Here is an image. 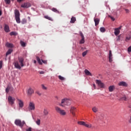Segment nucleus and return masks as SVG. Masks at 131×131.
<instances>
[{"label":"nucleus","mask_w":131,"mask_h":131,"mask_svg":"<svg viewBox=\"0 0 131 131\" xmlns=\"http://www.w3.org/2000/svg\"><path fill=\"white\" fill-rule=\"evenodd\" d=\"M71 105V101L69 99L64 98L62 99L59 106L61 107H65L66 106H70Z\"/></svg>","instance_id":"obj_1"},{"label":"nucleus","mask_w":131,"mask_h":131,"mask_svg":"<svg viewBox=\"0 0 131 131\" xmlns=\"http://www.w3.org/2000/svg\"><path fill=\"white\" fill-rule=\"evenodd\" d=\"M15 18L17 23H21V20H20V12L19 10L16 9L14 11Z\"/></svg>","instance_id":"obj_2"},{"label":"nucleus","mask_w":131,"mask_h":131,"mask_svg":"<svg viewBox=\"0 0 131 131\" xmlns=\"http://www.w3.org/2000/svg\"><path fill=\"white\" fill-rule=\"evenodd\" d=\"M55 110L57 113L61 115L62 116H65L66 115V112L64 110L61 109L58 106H55Z\"/></svg>","instance_id":"obj_3"},{"label":"nucleus","mask_w":131,"mask_h":131,"mask_svg":"<svg viewBox=\"0 0 131 131\" xmlns=\"http://www.w3.org/2000/svg\"><path fill=\"white\" fill-rule=\"evenodd\" d=\"M78 124H79L80 125H83L84 126H85V127H88V128H92L93 125L92 124H86L85 122L83 121H78Z\"/></svg>","instance_id":"obj_4"},{"label":"nucleus","mask_w":131,"mask_h":131,"mask_svg":"<svg viewBox=\"0 0 131 131\" xmlns=\"http://www.w3.org/2000/svg\"><path fill=\"white\" fill-rule=\"evenodd\" d=\"M14 123L15 124H16V125H18V126H20V127H22V126H23V125L25 124V122H21L20 120L16 119L15 120Z\"/></svg>","instance_id":"obj_5"},{"label":"nucleus","mask_w":131,"mask_h":131,"mask_svg":"<svg viewBox=\"0 0 131 131\" xmlns=\"http://www.w3.org/2000/svg\"><path fill=\"white\" fill-rule=\"evenodd\" d=\"M15 100H16V99H15V98L12 97L11 96H9L8 97V101L10 105H13Z\"/></svg>","instance_id":"obj_6"},{"label":"nucleus","mask_w":131,"mask_h":131,"mask_svg":"<svg viewBox=\"0 0 131 131\" xmlns=\"http://www.w3.org/2000/svg\"><path fill=\"white\" fill-rule=\"evenodd\" d=\"M96 83L98 84V86H100L101 89H104V88H105V84L102 82V81L100 80H96Z\"/></svg>","instance_id":"obj_7"},{"label":"nucleus","mask_w":131,"mask_h":131,"mask_svg":"<svg viewBox=\"0 0 131 131\" xmlns=\"http://www.w3.org/2000/svg\"><path fill=\"white\" fill-rule=\"evenodd\" d=\"M79 34L80 36L81 37V39L79 41V43H80V45H82L85 42L84 36L83 35V34L82 32H79Z\"/></svg>","instance_id":"obj_8"},{"label":"nucleus","mask_w":131,"mask_h":131,"mask_svg":"<svg viewBox=\"0 0 131 131\" xmlns=\"http://www.w3.org/2000/svg\"><path fill=\"white\" fill-rule=\"evenodd\" d=\"M37 61L40 65H42V63H43V64H47V60H43L42 59L40 60V58L38 57H37Z\"/></svg>","instance_id":"obj_9"},{"label":"nucleus","mask_w":131,"mask_h":131,"mask_svg":"<svg viewBox=\"0 0 131 131\" xmlns=\"http://www.w3.org/2000/svg\"><path fill=\"white\" fill-rule=\"evenodd\" d=\"M31 7V5L29 3H25L21 5V8H27Z\"/></svg>","instance_id":"obj_10"},{"label":"nucleus","mask_w":131,"mask_h":131,"mask_svg":"<svg viewBox=\"0 0 131 131\" xmlns=\"http://www.w3.org/2000/svg\"><path fill=\"white\" fill-rule=\"evenodd\" d=\"M75 110H76V108L74 106L71 107L70 111L73 116H75Z\"/></svg>","instance_id":"obj_11"},{"label":"nucleus","mask_w":131,"mask_h":131,"mask_svg":"<svg viewBox=\"0 0 131 131\" xmlns=\"http://www.w3.org/2000/svg\"><path fill=\"white\" fill-rule=\"evenodd\" d=\"M18 61L21 67H23L24 66V64H23V62L24 61V58H23V57H18Z\"/></svg>","instance_id":"obj_12"},{"label":"nucleus","mask_w":131,"mask_h":131,"mask_svg":"<svg viewBox=\"0 0 131 131\" xmlns=\"http://www.w3.org/2000/svg\"><path fill=\"white\" fill-rule=\"evenodd\" d=\"M17 101H18V105L20 108H23V106H24V103L22 100L17 98Z\"/></svg>","instance_id":"obj_13"},{"label":"nucleus","mask_w":131,"mask_h":131,"mask_svg":"<svg viewBox=\"0 0 131 131\" xmlns=\"http://www.w3.org/2000/svg\"><path fill=\"white\" fill-rule=\"evenodd\" d=\"M108 59H109V62L111 63L113 61L112 59H113V57H112V52H111V50H110L109 51V56H108Z\"/></svg>","instance_id":"obj_14"},{"label":"nucleus","mask_w":131,"mask_h":131,"mask_svg":"<svg viewBox=\"0 0 131 131\" xmlns=\"http://www.w3.org/2000/svg\"><path fill=\"white\" fill-rule=\"evenodd\" d=\"M118 85L119 86H127V83L124 81H121L118 83Z\"/></svg>","instance_id":"obj_15"},{"label":"nucleus","mask_w":131,"mask_h":131,"mask_svg":"<svg viewBox=\"0 0 131 131\" xmlns=\"http://www.w3.org/2000/svg\"><path fill=\"white\" fill-rule=\"evenodd\" d=\"M43 113L45 116H48L49 115V111L47 108H43Z\"/></svg>","instance_id":"obj_16"},{"label":"nucleus","mask_w":131,"mask_h":131,"mask_svg":"<svg viewBox=\"0 0 131 131\" xmlns=\"http://www.w3.org/2000/svg\"><path fill=\"white\" fill-rule=\"evenodd\" d=\"M14 66L15 68H17V69H21V67L20 66V64H19V62L18 61H15L14 62Z\"/></svg>","instance_id":"obj_17"},{"label":"nucleus","mask_w":131,"mask_h":131,"mask_svg":"<svg viewBox=\"0 0 131 131\" xmlns=\"http://www.w3.org/2000/svg\"><path fill=\"white\" fill-rule=\"evenodd\" d=\"M115 90V86L114 85H111L108 87V91L109 92H112Z\"/></svg>","instance_id":"obj_18"},{"label":"nucleus","mask_w":131,"mask_h":131,"mask_svg":"<svg viewBox=\"0 0 131 131\" xmlns=\"http://www.w3.org/2000/svg\"><path fill=\"white\" fill-rule=\"evenodd\" d=\"M4 30L5 32H10V28L9 26L5 25L4 27Z\"/></svg>","instance_id":"obj_19"},{"label":"nucleus","mask_w":131,"mask_h":131,"mask_svg":"<svg viewBox=\"0 0 131 131\" xmlns=\"http://www.w3.org/2000/svg\"><path fill=\"white\" fill-rule=\"evenodd\" d=\"M84 73H85V74H86V75H89L90 76H93V75L92 74V73H91L90 71H89L86 69H85L84 70Z\"/></svg>","instance_id":"obj_20"},{"label":"nucleus","mask_w":131,"mask_h":131,"mask_svg":"<svg viewBox=\"0 0 131 131\" xmlns=\"http://www.w3.org/2000/svg\"><path fill=\"white\" fill-rule=\"evenodd\" d=\"M94 22L95 24V26L99 25V23H100V19L99 18H94Z\"/></svg>","instance_id":"obj_21"},{"label":"nucleus","mask_w":131,"mask_h":131,"mask_svg":"<svg viewBox=\"0 0 131 131\" xmlns=\"http://www.w3.org/2000/svg\"><path fill=\"white\" fill-rule=\"evenodd\" d=\"M28 109L29 110H33V103L30 102Z\"/></svg>","instance_id":"obj_22"},{"label":"nucleus","mask_w":131,"mask_h":131,"mask_svg":"<svg viewBox=\"0 0 131 131\" xmlns=\"http://www.w3.org/2000/svg\"><path fill=\"white\" fill-rule=\"evenodd\" d=\"M6 46L7 48H14V45L11 43L7 42L6 43Z\"/></svg>","instance_id":"obj_23"},{"label":"nucleus","mask_w":131,"mask_h":131,"mask_svg":"<svg viewBox=\"0 0 131 131\" xmlns=\"http://www.w3.org/2000/svg\"><path fill=\"white\" fill-rule=\"evenodd\" d=\"M33 93V90H32V89L30 88L28 90V95H29V96H31V95H32Z\"/></svg>","instance_id":"obj_24"},{"label":"nucleus","mask_w":131,"mask_h":131,"mask_svg":"<svg viewBox=\"0 0 131 131\" xmlns=\"http://www.w3.org/2000/svg\"><path fill=\"white\" fill-rule=\"evenodd\" d=\"M115 35L116 36L118 35L119 33H120V30H118V29H115V32H114Z\"/></svg>","instance_id":"obj_25"},{"label":"nucleus","mask_w":131,"mask_h":131,"mask_svg":"<svg viewBox=\"0 0 131 131\" xmlns=\"http://www.w3.org/2000/svg\"><path fill=\"white\" fill-rule=\"evenodd\" d=\"M99 110V108L96 106H94L92 108V111L94 112V113H97Z\"/></svg>","instance_id":"obj_26"},{"label":"nucleus","mask_w":131,"mask_h":131,"mask_svg":"<svg viewBox=\"0 0 131 131\" xmlns=\"http://www.w3.org/2000/svg\"><path fill=\"white\" fill-rule=\"evenodd\" d=\"M20 44L23 48H25V47H26V43L22 40L20 41Z\"/></svg>","instance_id":"obj_27"},{"label":"nucleus","mask_w":131,"mask_h":131,"mask_svg":"<svg viewBox=\"0 0 131 131\" xmlns=\"http://www.w3.org/2000/svg\"><path fill=\"white\" fill-rule=\"evenodd\" d=\"M35 122L38 126L40 125V119H37V120H35Z\"/></svg>","instance_id":"obj_28"},{"label":"nucleus","mask_w":131,"mask_h":131,"mask_svg":"<svg viewBox=\"0 0 131 131\" xmlns=\"http://www.w3.org/2000/svg\"><path fill=\"white\" fill-rule=\"evenodd\" d=\"M44 18H45V19H47L48 20H49V21H53V18L49 16L48 15H45L44 16Z\"/></svg>","instance_id":"obj_29"},{"label":"nucleus","mask_w":131,"mask_h":131,"mask_svg":"<svg viewBox=\"0 0 131 131\" xmlns=\"http://www.w3.org/2000/svg\"><path fill=\"white\" fill-rule=\"evenodd\" d=\"M76 21V18L75 17H72L70 20V23H74Z\"/></svg>","instance_id":"obj_30"},{"label":"nucleus","mask_w":131,"mask_h":131,"mask_svg":"<svg viewBox=\"0 0 131 131\" xmlns=\"http://www.w3.org/2000/svg\"><path fill=\"white\" fill-rule=\"evenodd\" d=\"M12 52H13V50L12 49H9L6 53V56H8V55L12 54Z\"/></svg>","instance_id":"obj_31"},{"label":"nucleus","mask_w":131,"mask_h":131,"mask_svg":"<svg viewBox=\"0 0 131 131\" xmlns=\"http://www.w3.org/2000/svg\"><path fill=\"white\" fill-rule=\"evenodd\" d=\"M18 35V33H17L16 32H11L10 33V35H11V36L14 35V36H16V35Z\"/></svg>","instance_id":"obj_32"},{"label":"nucleus","mask_w":131,"mask_h":131,"mask_svg":"<svg viewBox=\"0 0 131 131\" xmlns=\"http://www.w3.org/2000/svg\"><path fill=\"white\" fill-rule=\"evenodd\" d=\"M51 10L52 11H53V12H54L55 13H57V14H60V12L58 10H57L56 8H53Z\"/></svg>","instance_id":"obj_33"},{"label":"nucleus","mask_w":131,"mask_h":131,"mask_svg":"<svg viewBox=\"0 0 131 131\" xmlns=\"http://www.w3.org/2000/svg\"><path fill=\"white\" fill-rule=\"evenodd\" d=\"M42 90H43L44 91H47L48 90V88L45 85V84H42L41 85Z\"/></svg>","instance_id":"obj_34"},{"label":"nucleus","mask_w":131,"mask_h":131,"mask_svg":"<svg viewBox=\"0 0 131 131\" xmlns=\"http://www.w3.org/2000/svg\"><path fill=\"white\" fill-rule=\"evenodd\" d=\"M88 52H89V50H86L85 52H83L82 53V57H85V56H86V54H88Z\"/></svg>","instance_id":"obj_35"},{"label":"nucleus","mask_w":131,"mask_h":131,"mask_svg":"<svg viewBox=\"0 0 131 131\" xmlns=\"http://www.w3.org/2000/svg\"><path fill=\"white\" fill-rule=\"evenodd\" d=\"M100 31L101 32L104 33L106 31V29L104 27H101L100 28Z\"/></svg>","instance_id":"obj_36"},{"label":"nucleus","mask_w":131,"mask_h":131,"mask_svg":"<svg viewBox=\"0 0 131 131\" xmlns=\"http://www.w3.org/2000/svg\"><path fill=\"white\" fill-rule=\"evenodd\" d=\"M10 89H11V87H10V86L8 85L6 89V92L7 93V94H8V93H9V92H10Z\"/></svg>","instance_id":"obj_37"},{"label":"nucleus","mask_w":131,"mask_h":131,"mask_svg":"<svg viewBox=\"0 0 131 131\" xmlns=\"http://www.w3.org/2000/svg\"><path fill=\"white\" fill-rule=\"evenodd\" d=\"M58 78L60 80H65V78H64V77L61 76V75L58 76Z\"/></svg>","instance_id":"obj_38"},{"label":"nucleus","mask_w":131,"mask_h":131,"mask_svg":"<svg viewBox=\"0 0 131 131\" xmlns=\"http://www.w3.org/2000/svg\"><path fill=\"white\" fill-rule=\"evenodd\" d=\"M5 2L6 3V4H7V5H9L11 3L10 0H5Z\"/></svg>","instance_id":"obj_39"},{"label":"nucleus","mask_w":131,"mask_h":131,"mask_svg":"<svg viewBox=\"0 0 131 131\" xmlns=\"http://www.w3.org/2000/svg\"><path fill=\"white\" fill-rule=\"evenodd\" d=\"M27 21L26 20V19H23L21 21V24H25L26 23H27Z\"/></svg>","instance_id":"obj_40"},{"label":"nucleus","mask_w":131,"mask_h":131,"mask_svg":"<svg viewBox=\"0 0 131 131\" xmlns=\"http://www.w3.org/2000/svg\"><path fill=\"white\" fill-rule=\"evenodd\" d=\"M3 68V61H0V69H2Z\"/></svg>","instance_id":"obj_41"},{"label":"nucleus","mask_w":131,"mask_h":131,"mask_svg":"<svg viewBox=\"0 0 131 131\" xmlns=\"http://www.w3.org/2000/svg\"><path fill=\"white\" fill-rule=\"evenodd\" d=\"M36 94L38 95V96H41V93H40V92H39V91H37L36 92Z\"/></svg>","instance_id":"obj_42"},{"label":"nucleus","mask_w":131,"mask_h":131,"mask_svg":"<svg viewBox=\"0 0 131 131\" xmlns=\"http://www.w3.org/2000/svg\"><path fill=\"white\" fill-rule=\"evenodd\" d=\"M121 99H122V100H123V101H126V97H125V96L122 97L121 98Z\"/></svg>","instance_id":"obj_43"},{"label":"nucleus","mask_w":131,"mask_h":131,"mask_svg":"<svg viewBox=\"0 0 131 131\" xmlns=\"http://www.w3.org/2000/svg\"><path fill=\"white\" fill-rule=\"evenodd\" d=\"M38 73H39V74H45V72L42 71H40L38 72Z\"/></svg>","instance_id":"obj_44"},{"label":"nucleus","mask_w":131,"mask_h":131,"mask_svg":"<svg viewBox=\"0 0 131 131\" xmlns=\"http://www.w3.org/2000/svg\"><path fill=\"white\" fill-rule=\"evenodd\" d=\"M131 36H129L126 37V39H127V40H129V39H130Z\"/></svg>","instance_id":"obj_45"},{"label":"nucleus","mask_w":131,"mask_h":131,"mask_svg":"<svg viewBox=\"0 0 131 131\" xmlns=\"http://www.w3.org/2000/svg\"><path fill=\"white\" fill-rule=\"evenodd\" d=\"M110 17L111 18V19L113 20V21H115V18H114V17L110 16Z\"/></svg>","instance_id":"obj_46"},{"label":"nucleus","mask_w":131,"mask_h":131,"mask_svg":"<svg viewBox=\"0 0 131 131\" xmlns=\"http://www.w3.org/2000/svg\"><path fill=\"white\" fill-rule=\"evenodd\" d=\"M26 131H31V127H29V128L27 129Z\"/></svg>","instance_id":"obj_47"},{"label":"nucleus","mask_w":131,"mask_h":131,"mask_svg":"<svg viewBox=\"0 0 131 131\" xmlns=\"http://www.w3.org/2000/svg\"><path fill=\"white\" fill-rule=\"evenodd\" d=\"M122 28V26H120V27H119V28H116L117 29H118V30H120V29H121V28Z\"/></svg>","instance_id":"obj_48"},{"label":"nucleus","mask_w":131,"mask_h":131,"mask_svg":"<svg viewBox=\"0 0 131 131\" xmlns=\"http://www.w3.org/2000/svg\"><path fill=\"white\" fill-rule=\"evenodd\" d=\"M120 40V37L118 36L117 38V40Z\"/></svg>","instance_id":"obj_49"},{"label":"nucleus","mask_w":131,"mask_h":131,"mask_svg":"<svg viewBox=\"0 0 131 131\" xmlns=\"http://www.w3.org/2000/svg\"><path fill=\"white\" fill-rule=\"evenodd\" d=\"M93 86H94L95 90H96V84H93Z\"/></svg>","instance_id":"obj_50"},{"label":"nucleus","mask_w":131,"mask_h":131,"mask_svg":"<svg viewBox=\"0 0 131 131\" xmlns=\"http://www.w3.org/2000/svg\"><path fill=\"white\" fill-rule=\"evenodd\" d=\"M125 11H126V13H128V9H125Z\"/></svg>","instance_id":"obj_51"},{"label":"nucleus","mask_w":131,"mask_h":131,"mask_svg":"<svg viewBox=\"0 0 131 131\" xmlns=\"http://www.w3.org/2000/svg\"><path fill=\"white\" fill-rule=\"evenodd\" d=\"M56 99H57L58 100V99H59V97H58V96H56L55 97Z\"/></svg>","instance_id":"obj_52"},{"label":"nucleus","mask_w":131,"mask_h":131,"mask_svg":"<svg viewBox=\"0 0 131 131\" xmlns=\"http://www.w3.org/2000/svg\"><path fill=\"white\" fill-rule=\"evenodd\" d=\"M34 63H36V60H34Z\"/></svg>","instance_id":"obj_53"},{"label":"nucleus","mask_w":131,"mask_h":131,"mask_svg":"<svg viewBox=\"0 0 131 131\" xmlns=\"http://www.w3.org/2000/svg\"><path fill=\"white\" fill-rule=\"evenodd\" d=\"M35 107H34V106H33V109L34 110V109H35Z\"/></svg>","instance_id":"obj_54"},{"label":"nucleus","mask_w":131,"mask_h":131,"mask_svg":"<svg viewBox=\"0 0 131 131\" xmlns=\"http://www.w3.org/2000/svg\"><path fill=\"white\" fill-rule=\"evenodd\" d=\"M28 18H29V19H30V17H29Z\"/></svg>","instance_id":"obj_55"},{"label":"nucleus","mask_w":131,"mask_h":131,"mask_svg":"<svg viewBox=\"0 0 131 131\" xmlns=\"http://www.w3.org/2000/svg\"><path fill=\"white\" fill-rule=\"evenodd\" d=\"M11 1H14V0H11Z\"/></svg>","instance_id":"obj_56"}]
</instances>
